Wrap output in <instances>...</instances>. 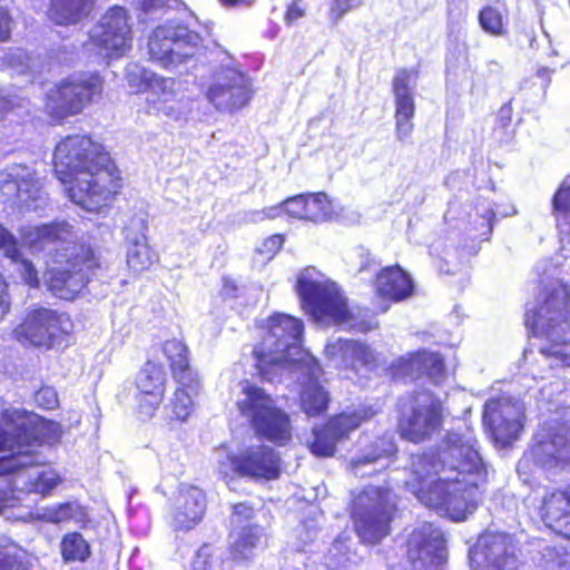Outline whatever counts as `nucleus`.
Listing matches in <instances>:
<instances>
[{
    "instance_id": "obj_37",
    "label": "nucleus",
    "mask_w": 570,
    "mask_h": 570,
    "mask_svg": "<svg viewBox=\"0 0 570 570\" xmlns=\"http://www.w3.org/2000/svg\"><path fill=\"white\" fill-rule=\"evenodd\" d=\"M395 453V444L391 440L384 436H380L368 444L364 453L356 458H353L348 462V466L352 471L356 472L357 469L362 465L372 464L377 462L379 460L394 456Z\"/></svg>"
},
{
    "instance_id": "obj_49",
    "label": "nucleus",
    "mask_w": 570,
    "mask_h": 570,
    "mask_svg": "<svg viewBox=\"0 0 570 570\" xmlns=\"http://www.w3.org/2000/svg\"><path fill=\"white\" fill-rule=\"evenodd\" d=\"M35 402L43 410H55L59 405L58 394L51 386H41L35 394Z\"/></svg>"
},
{
    "instance_id": "obj_21",
    "label": "nucleus",
    "mask_w": 570,
    "mask_h": 570,
    "mask_svg": "<svg viewBox=\"0 0 570 570\" xmlns=\"http://www.w3.org/2000/svg\"><path fill=\"white\" fill-rule=\"evenodd\" d=\"M417 73L416 69L400 68L392 79V92L395 98V135L400 141H406L414 130L415 101L412 88Z\"/></svg>"
},
{
    "instance_id": "obj_8",
    "label": "nucleus",
    "mask_w": 570,
    "mask_h": 570,
    "mask_svg": "<svg viewBox=\"0 0 570 570\" xmlns=\"http://www.w3.org/2000/svg\"><path fill=\"white\" fill-rule=\"evenodd\" d=\"M242 393L244 397L236 402V407L254 434L277 446L287 444L293 438L289 414L275 403L271 394L254 383L243 381Z\"/></svg>"
},
{
    "instance_id": "obj_6",
    "label": "nucleus",
    "mask_w": 570,
    "mask_h": 570,
    "mask_svg": "<svg viewBox=\"0 0 570 570\" xmlns=\"http://www.w3.org/2000/svg\"><path fill=\"white\" fill-rule=\"evenodd\" d=\"M53 262L58 266L47 271L46 286L63 301L76 299L102 267L100 255L85 242H71L56 250Z\"/></svg>"
},
{
    "instance_id": "obj_38",
    "label": "nucleus",
    "mask_w": 570,
    "mask_h": 570,
    "mask_svg": "<svg viewBox=\"0 0 570 570\" xmlns=\"http://www.w3.org/2000/svg\"><path fill=\"white\" fill-rule=\"evenodd\" d=\"M32 564L24 549L7 540L0 542V570H31Z\"/></svg>"
},
{
    "instance_id": "obj_61",
    "label": "nucleus",
    "mask_w": 570,
    "mask_h": 570,
    "mask_svg": "<svg viewBox=\"0 0 570 570\" xmlns=\"http://www.w3.org/2000/svg\"><path fill=\"white\" fill-rule=\"evenodd\" d=\"M268 242L277 247H282L284 244V236L281 234H274L268 238Z\"/></svg>"
},
{
    "instance_id": "obj_2",
    "label": "nucleus",
    "mask_w": 570,
    "mask_h": 570,
    "mask_svg": "<svg viewBox=\"0 0 570 570\" xmlns=\"http://www.w3.org/2000/svg\"><path fill=\"white\" fill-rule=\"evenodd\" d=\"M52 166L70 200L88 212H99L121 193L118 166L90 135L62 137L55 146Z\"/></svg>"
},
{
    "instance_id": "obj_60",
    "label": "nucleus",
    "mask_w": 570,
    "mask_h": 570,
    "mask_svg": "<svg viewBox=\"0 0 570 570\" xmlns=\"http://www.w3.org/2000/svg\"><path fill=\"white\" fill-rule=\"evenodd\" d=\"M482 217L487 220L489 233H491L495 220V213L492 209H489Z\"/></svg>"
},
{
    "instance_id": "obj_27",
    "label": "nucleus",
    "mask_w": 570,
    "mask_h": 570,
    "mask_svg": "<svg viewBox=\"0 0 570 570\" xmlns=\"http://www.w3.org/2000/svg\"><path fill=\"white\" fill-rule=\"evenodd\" d=\"M532 454L543 468H556L570 464V429H558L547 440L532 446Z\"/></svg>"
},
{
    "instance_id": "obj_26",
    "label": "nucleus",
    "mask_w": 570,
    "mask_h": 570,
    "mask_svg": "<svg viewBox=\"0 0 570 570\" xmlns=\"http://www.w3.org/2000/svg\"><path fill=\"white\" fill-rule=\"evenodd\" d=\"M207 98L217 109L233 111L249 101L250 90L240 75H233L225 82L210 86Z\"/></svg>"
},
{
    "instance_id": "obj_35",
    "label": "nucleus",
    "mask_w": 570,
    "mask_h": 570,
    "mask_svg": "<svg viewBox=\"0 0 570 570\" xmlns=\"http://www.w3.org/2000/svg\"><path fill=\"white\" fill-rule=\"evenodd\" d=\"M507 14L508 9L504 3L502 8L485 4L478 12V23L487 35L504 37L508 35Z\"/></svg>"
},
{
    "instance_id": "obj_43",
    "label": "nucleus",
    "mask_w": 570,
    "mask_h": 570,
    "mask_svg": "<svg viewBox=\"0 0 570 570\" xmlns=\"http://www.w3.org/2000/svg\"><path fill=\"white\" fill-rule=\"evenodd\" d=\"M71 226L66 222H53L45 224L38 228V237L42 242H60L63 240L70 234Z\"/></svg>"
},
{
    "instance_id": "obj_10",
    "label": "nucleus",
    "mask_w": 570,
    "mask_h": 570,
    "mask_svg": "<svg viewBox=\"0 0 570 570\" xmlns=\"http://www.w3.org/2000/svg\"><path fill=\"white\" fill-rule=\"evenodd\" d=\"M303 333L304 324L298 317L282 313L268 317L267 331L253 350L255 367L262 380H272V371L282 364L281 354L298 343Z\"/></svg>"
},
{
    "instance_id": "obj_36",
    "label": "nucleus",
    "mask_w": 570,
    "mask_h": 570,
    "mask_svg": "<svg viewBox=\"0 0 570 570\" xmlns=\"http://www.w3.org/2000/svg\"><path fill=\"white\" fill-rule=\"evenodd\" d=\"M60 554L65 562H85L91 556V547L80 532L69 531L61 538Z\"/></svg>"
},
{
    "instance_id": "obj_5",
    "label": "nucleus",
    "mask_w": 570,
    "mask_h": 570,
    "mask_svg": "<svg viewBox=\"0 0 570 570\" xmlns=\"http://www.w3.org/2000/svg\"><path fill=\"white\" fill-rule=\"evenodd\" d=\"M106 79L97 70H82L56 81L43 95L42 112L49 126H62L102 98Z\"/></svg>"
},
{
    "instance_id": "obj_31",
    "label": "nucleus",
    "mask_w": 570,
    "mask_h": 570,
    "mask_svg": "<svg viewBox=\"0 0 570 570\" xmlns=\"http://www.w3.org/2000/svg\"><path fill=\"white\" fill-rule=\"evenodd\" d=\"M95 0H50L48 17L59 26H70L88 17Z\"/></svg>"
},
{
    "instance_id": "obj_54",
    "label": "nucleus",
    "mask_w": 570,
    "mask_h": 570,
    "mask_svg": "<svg viewBox=\"0 0 570 570\" xmlns=\"http://www.w3.org/2000/svg\"><path fill=\"white\" fill-rule=\"evenodd\" d=\"M13 19L8 8L0 6V42L9 40Z\"/></svg>"
},
{
    "instance_id": "obj_30",
    "label": "nucleus",
    "mask_w": 570,
    "mask_h": 570,
    "mask_svg": "<svg viewBox=\"0 0 570 570\" xmlns=\"http://www.w3.org/2000/svg\"><path fill=\"white\" fill-rule=\"evenodd\" d=\"M375 413L371 406H361L351 412L342 411L333 414L323 424L341 442L348 439L353 431L370 421Z\"/></svg>"
},
{
    "instance_id": "obj_24",
    "label": "nucleus",
    "mask_w": 570,
    "mask_h": 570,
    "mask_svg": "<svg viewBox=\"0 0 570 570\" xmlns=\"http://www.w3.org/2000/svg\"><path fill=\"white\" fill-rule=\"evenodd\" d=\"M376 296L392 303L407 299L414 292L410 275L399 265L382 268L374 278Z\"/></svg>"
},
{
    "instance_id": "obj_22",
    "label": "nucleus",
    "mask_w": 570,
    "mask_h": 570,
    "mask_svg": "<svg viewBox=\"0 0 570 570\" xmlns=\"http://www.w3.org/2000/svg\"><path fill=\"white\" fill-rule=\"evenodd\" d=\"M206 493L195 485L179 488L177 505L173 512L171 525L177 532H186L202 522L206 512Z\"/></svg>"
},
{
    "instance_id": "obj_9",
    "label": "nucleus",
    "mask_w": 570,
    "mask_h": 570,
    "mask_svg": "<svg viewBox=\"0 0 570 570\" xmlns=\"http://www.w3.org/2000/svg\"><path fill=\"white\" fill-rule=\"evenodd\" d=\"M399 513L391 489L365 487L356 497L352 512L354 531L363 544L375 546L392 531V522Z\"/></svg>"
},
{
    "instance_id": "obj_19",
    "label": "nucleus",
    "mask_w": 570,
    "mask_h": 570,
    "mask_svg": "<svg viewBox=\"0 0 570 570\" xmlns=\"http://www.w3.org/2000/svg\"><path fill=\"white\" fill-rule=\"evenodd\" d=\"M535 511L547 530L570 541V483L548 488L542 494Z\"/></svg>"
},
{
    "instance_id": "obj_7",
    "label": "nucleus",
    "mask_w": 570,
    "mask_h": 570,
    "mask_svg": "<svg viewBox=\"0 0 570 570\" xmlns=\"http://www.w3.org/2000/svg\"><path fill=\"white\" fill-rule=\"evenodd\" d=\"M396 432L404 441L420 444L443 430L444 401L429 389L414 390L396 402Z\"/></svg>"
},
{
    "instance_id": "obj_58",
    "label": "nucleus",
    "mask_w": 570,
    "mask_h": 570,
    "mask_svg": "<svg viewBox=\"0 0 570 570\" xmlns=\"http://www.w3.org/2000/svg\"><path fill=\"white\" fill-rule=\"evenodd\" d=\"M225 8H249L256 0H218Z\"/></svg>"
},
{
    "instance_id": "obj_20",
    "label": "nucleus",
    "mask_w": 570,
    "mask_h": 570,
    "mask_svg": "<svg viewBox=\"0 0 570 570\" xmlns=\"http://www.w3.org/2000/svg\"><path fill=\"white\" fill-rule=\"evenodd\" d=\"M128 20V11L120 6H114L105 13L95 43L108 58H120L131 49L132 35Z\"/></svg>"
},
{
    "instance_id": "obj_59",
    "label": "nucleus",
    "mask_w": 570,
    "mask_h": 570,
    "mask_svg": "<svg viewBox=\"0 0 570 570\" xmlns=\"http://www.w3.org/2000/svg\"><path fill=\"white\" fill-rule=\"evenodd\" d=\"M376 265L375 259L370 255V253L362 254V262L357 268L358 273H363L370 271Z\"/></svg>"
},
{
    "instance_id": "obj_16",
    "label": "nucleus",
    "mask_w": 570,
    "mask_h": 570,
    "mask_svg": "<svg viewBox=\"0 0 570 570\" xmlns=\"http://www.w3.org/2000/svg\"><path fill=\"white\" fill-rule=\"evenodd\" d=\"M405 558L414 570L442 566L446 561L443 532L429 522L414 528L405 541Z\"/></svg>"
},
{
    "instance_id": "obj_15",
    "label": "nucleus",
    "mask_w": 570,
    "mask_h": 570,
    "mask_svg": "<svg viewBox=\"0 0 570 570\" xmlns=\"http://www.w3.org/2000/svg\"><path fill=\"white\" fill-rule=\"evenodd\" d=\"M135 413L141 421H149L160 410L167 392V373L159 362L146 361L135 377Z\"/></svg>"
},
{
    "instance_id": "obj_47",
    "label": "nucleus",
    "mask_w": 570,
    "mask_h": 570,
    "mask_svg": "<svg viewBox=\"0 0 570 570\" xmlns=\"http://www.w3.org/2000/svg\"><path fill=\"white\" fill-rule=\"evenodd\" d=\"M14 263L20 264L19 274L22 281L31 288H38L40 286V279L38 275V271L33 266L32 262L23 258L21 253L19 252L18 261H13Z\"/></svg>"
},
{
    "instance_id": "obj_33",
    "label": "nucleus",
    "mask_w": 570,
    "mask_h": 570,
    "mask_svg": "<svg viewBox=\"0 0 570 570\" xmlns=\"http://www.w3.org/2000/svg\"><path fill=\"white\" fill-rule=\"evenodd\" d=\"M159 261L157 252L150 247L146 237L134 239L127 249V266L135 275L150 269Z\"/></svg>"
},
{
    "instance_id": "obj_3",
    "label": "nucleus",
    "mask_w": 570,
    "mask_h": 570,
    "mask_svg": "<svg viewBox=\"0 0 570 570\" xmlns=\"http://www.w3.org/2000/svg\"><path fill=\"white\" fill-rule=\"evenodd\" d=\"M62 436L61 424L38 414L18 409H4L0 413V476L13 474L27 466L36 464L35 459L27 462L23 456H31L28 449L33 445L56 444ZM12 489L0 488V513L11 508Z\"/></svg>"
},
{
    "instance_id": "obj_28",
    "label": "nucleus",
    "mask_w": 570,
    "mask_h": 570,
    "mask_svg": "<svg viewBox=\"0 0 570 570\" xmlns=\"http://www.w3.org/2000/svg\"><path fill=\"white\" fill-rule=\"evenodd\" d=\"M202 381L195 383H176L175 390L167 405L166 424L170 430L176 425L187 422L195 407L194 397L200 392Z\"/></svg>"
},
{
    "instance_id": "obj_40",
    "label": "nucleus",
    "mask_w": 570,
    "mask_h": 570,
    "mask_svg": "<svg viewBox=\"0 0 570 570\" xmlns=\"http://www.w3.org/2000/svg\"><path fill=\"white\" fill-rule=\"evenodd\" d=\"M60 482V476L53 471H42L26 483V491L45 498L49 495Z\"/></svg>"
},
{
    "instance_id": "obj_57",
    "label": "nucleus",
    "mask_w": 570,
    "mask_h": 570,
    "mask_svg": "<svg viewBox=\"0 0 570 570\" xmlns=\"http://www.w3.org/2000/svg\"><path fill=\"white\" fill-rule=\"evenodd\" d=\"M17 105L9 97L0 96V120L6 119L13 110Z\"/></svg>"
},
{
    "instance_id": "obj_32",
    "label": "nucleus",
    "mask_w": 570,
    "mask_h": 570,
    "mask_svg": "<svg viewBox=\"0 0 570 570\" xmlns=\"http://www.w3.org/2000/svg\"><path fill=\"white\" fill-rule=\"evenodd\" d=\"M331 403L328 391L317 381H307L299 393L301 410L309 417H317L327 412Z\"/></svg>"
},
{
    "instance_id": "obj_62",
    "label": "nucleus",
    "mask_w": 570,
    "mask_h": 570,
    "mask_svg": "<svg viewBox=\"0 0 570 570\" xmlns=\"http://www.w3.org/2000/svg\"><path fill=\"white\" fill-rule=\"evenodd\" d=\"M540 352H541V354L547 355V356L551 355V353L548 348H541Z\"/></svg>"
},
{
    "instance_id": "obj_11",
    "label": "nucleus",
    "mask_w": 570,
    "mask_h": 570,
    "mask_svg": "<svg viewBox=\"0 0 570 570\" xmlns=\"http://www.w3.org/2000/svg\"><path fill=\"white\" fill-rule=\"evenodd\" d=\"M73 332L71 317L63 312L37 306L29 309L12 330V336L21 344L50 350Z\"/></svg>"
},
{
    "instance_id": "obj_25",
    "label": "nucleus",
    "mask_w": 570,
    "mask_h": 570,
    "mask_svg": "<svg viewBox=\"0 0 570 570\" xmlns=\"http://www.w3.org/2000/svg\"><path fill=\"white\" fill-rule=\"evenodd\" d=\"M161 352L175 383H195L202 381L198 370L193 364L188 346L178 338L166 340L161 344Z\"/></svg>"
},
{
    "instance_id": "obj_18",
    "label": "nucleus",
    "mask_w": 570,
    "mask_h": 570,
    "mask_svg": "<svg viewBox=\"0 0 570 570\" xmlns=\"http://www.w3.org/2000/svg\"><path fill=\"white\" fill-rule=\"evenodd\" d=\"M230 463L238 475L253 480L272 481L282 474L279 453L265 444L250 445L238 455H232Z\"/></svg>"
},
{
    "instance_id": "obj_45",
    "label": "nucleus",
    "mask_w": 570,
    "mask_h": 570,
    "mask_svg": "<svg viewBox=\"0 0 570 570\" xmlns=\"http://www.w3.org/2000/svg\"><path fill=\"white\" fill-rule=\"evenodd\" d=\"M175 80L153 73L149 94L154 95L159 101H167L168 97L174 95L173 86Z\"/></svg>"
},
{
    "instance_id": "obj_4",
    "label": "nucleus",
    "mask_w": 570,
    "mask_h": 570,
    "mask_svg": "<svg viewBox=\"0 0 570 570\" xmlns=\"http://www.w3.org/2000/svg\"><path fill=\"white\" fill-rule=\"evenodd\" d=\"M294 288L302 308L315 322L347 324L351 330L360 333H367L377 327V323L372 320L358 321L337 284L325 278L313 266H307L298 273Z\"/></svg>"
},
{
    "instance_id": "obj_14",
    "label": "nucleus",
    "mask_w": 570,
    "mask_h": 570,
    "mask_svg": "<svg viewBox=\"0 0 570 570\" xmlns=\"http://www.w3.org/2000/svg\"><path fill=\"white\" fill-rule=\"evenodd\" d=\"M202 42V36L186 24L166 23L151 31L147 47L150 60L168 68L189 59Z\"/></svg>"
},
{
    "instance_id": "obj_41",
    "label": "nucleus",
    "mask_w": 570,
    "mask_h": 570,
    "mask_svg": "<svg viewBox=\"0 0 570 570\" xmlns=\"http://www.w3.org/2000/svg\"><path fill=\"white\" fill-rule=\"evenodd\" d=\"M32 179L27 178H10L2 183L3 193L16 190L14 197L19 202H27L33 197V191L37 189Z\"/></svg>"
},
{
    "instance_id": "obj_46",
    "label": "nucleus",
    "mask_w": 570,
    "mask_h": 570,
    "mask_svg": "<svg viewBox=\"0 0 570 570\" xmlns=\"http://www.w3.org/2000/svg\"><path fill=\"white\" fill-rule=\"evenodd\" d=\"M230 523L233 528L243 527L255 517V509L248 502H237L232 504Z\"/></svg>"
},
{
    "instance_id": "obj_17",
    "label": "nucleus",
    "mask_w": 570,
    "mask_h": 570,
    "mask_svg": "<svg viewBox=\"0 0 570 570\" xmlns=\"http://www.w3.org/2000/svg\"><path fill=\"white\" fill-rule=\"evenodd\" d=\"M267 218L287 216L292 219L323 224L335 217L332 200L324 191L303 193L289 196L275 206L263 209Z\"/></svg>"
},
{
    "instance_id": "obj_51",
    "label": "nucleus",
    "mask_w": 570,
    "mask_h": 570,
    "mask_svg": "<svg viewBox=\"0 0 570 570\" xmlns=\"http://www.w3.org/2000/svg\"><path fill=\"white\" fill-rule=\"evenodd\" d=\"M72 502L67 501L58 503L48 510L47 520L51 523L58 524L71 520Z\"/></svg>"
},
{
    "instance_id": "obj_12",
    "label": "nucleus",
    "mask_w": 570,
    "mask_h": 570,
    "mask_svg": "<svg viewBox=\"0 0 570 570\" xmlns=\"http://www.w3.org/2000/svg\"><path fill=\"white\" fill-rule=\"evenodd\" d=\"M525 407L519 400L500 394L485 401L482 410V426L495 448L511 446L525 426Z\"/></svg>"
},
{
    "instance_id": "obj_39",
    "label": "nucleus",
    "mask_w": 570,
    "mask_h": 570,
    "mask_svg": "<svg viewBox=\"0 0 570 570\" xmlns=\"http://www.w3.org/2000/svg\"><path fill=\"white\" fill-rule=\"evenodd\" d=\"M338 441L325 428L324 424L313 430V440L308 449L316 458H332L337 450Z\"/></svg>"
},
{
    "instance_id": "obj_52",
    "label": "nucleus",
    "mask_w": 570,
    "mask_h": 570,
    "mask_svg": "<svg viewBox=\"0 0 570 570\" xmlns=\"http://www.w3.org/2000/svg\"><path fill=\"white\" fill-rule=\"evenodd\" d=\"M71 511V520H73L80 529L86 530L91 527V518L87 507L72 502Z\"/></svg>"
},
{
    "instance_id": "obj_13",
    "label": "nucleus",
    "mask_w": 570,
    "mask_h": 570,
    "mask_svg": "<svg viewBox=\"0 0 570 570\" xmlns=\"http://www.w3.org/2000/svg\"><path fill=\"white\" fill-rule=\"evenodd\" d=\"M524 325L532 336L566 343L570 333V292L567 288L549 292L542 302L527 311Z\"/></svg>"
},
{
    "instance_id": "obj_1",
    "label": "nucleus",
    "mask_w": 570,
    "mask_h": 570,
    "mask_svg": "<svg viewBox=\"0 0 570 570\" xmlns=\"http://www.w3.org/2000/svg\"><path fill=\"white\" fill-rule=\"evenodd\" d=\"M444 458L432 450L413 461L406 488L426 507L443 511L453 521H464L476 508L478 481H487V466L475 440L448 433Z\"/></svg>"
},
{
    "instance_id": "obj_50",
    "label": "nucleus",
    "mask_w": 570,
    "mask_h": 570,
    "mask_svg": "<svg viewBox=\"0 0 570 570\" xmlns=\"http://www.w3.org/2000/svg\"><path fill=\"white\" fill-rule=\"evenodd\" d=\"M361 4V0H332L328 9L330 18L338 21Z\"/></svg>"
},
{
    "instance_id": "obj_53",
    "label": "nucleus",
    "mask_w": 570,
    "mask_h": 570,
    "mask_svg": "<svg viewBox=\"0 0 570 570\" xmlns=\"http://www.w3.org/2000/svg\"><path fill=\"white\" fill-rule=\"evenodd\" d=\"M11 309V299L9 294V285L0 273V322L9 314Z\"/></svg>"
},
{
    "instance_id": "obj_29",
    "label": "nucleus",
    "mask_w": 570,
    "mask_h": 570,
    "mask_svg": "<svg viewBox=\"0 0 570 570\" xmlns=\"http://www.w3.org/2000/svg\"><path fill=\"white\" fill-rule=\"evenodd\" d=\"M232 539L228 552L233 561L246 562L253 557L254 550L259 546L263 538V528L257 523H246L243 527L232 528Z\"/></svg>"
},
{
    "instance_id": "obj_48",
    "label": "nucleus",
    "mask_w": 570,
    "mask_h": 570,
    "mask_svg": "<svg viewBox=\"0 0 570 570\" xmlns=\"http://www.w3.org/2000/svg\"><path fill=\"white\" fill-rule=\"evenodd\" d=\"M0 250L3 254L11 258L12 261H18L19 258V247L17 238L0 224Z\"/></svg>"
},
{
    "instance_id": "obj_42",
    "label": "nucleus",
    "mask_w": 570,
    "mask_h": 570,
    "mask_svg": "<svg viewBox=\"0 0 570 570\" xmlns=\"http://www.w3.org/2000/svg\"><path fill=\"white\" fill-rule=\"evenodd\" d=\"M553 214L570 227V186L558 188L552 197Z\"/></svg>"
},
{
    "instance_id": "obj_34",
    "label": "nucleus",
    "mask_w": 570,
    "mask_h": 570,
    "mask_svg": "<svg viewBox=\"0 0 570 570\" xmlns=\"http://www.w3.org/2000/svg\"><path fill=\"white\" fill-rule=\"evenodd\" d=\"M332 348L341 353L343 358H350L352 364L363 365L367 368L376 366V355L366 344L348 338H338Z\"/></svg>"
},
{
    "instance_id": "obj_55",
    "label": "nucleus",
    "mask_w": 570,
    "mask_h": 570,
    "mask_svg": "<svg viewBox=\"0 0 570 570\" xmlns=\"http://www.w3.org/2000/svg\"><path fill=\"white\" fill-rule=\"evenodd\" d=\"M302 0H294L291 2L285 11L284 20L286 23L291 24L297 21L298 19L305 16V9L301 7Z\"/></svg>"
},
{
    "instance_id": "obj_56",
    "label": "nucleus",
    "mask_w": 570,
    "mask_h": 570,
    "mask_svg": "<svg viewBox=\"0 0 570 570\" xmlns=\"http://www.w3.org/2000/svg\"><path fill=\"white\" fill-rule=\"evenodd\" d=\"M509 541H510L509 537L504 533H492V534L488 535V538L485 540V546L488 548H492L495 546L503 547V553H504V556H507L508 552H507L505 546L509 543Z\"/></svg>"
},
{
    "instance_id": "obj_44",
    "label": "nucleus",
    "mask_w": 570,
    "mask_h": 570,
    "mask_svg": "<svg viewBox=\"0 0 570 570\" xmlns=\"http://www.w3.org/2000/svg\"><path fill=\"white\" fill-rule=\"evenodd\" d=\"M154 71L141 68L137 71H130L126 75L127 83L132 94H147L150 90V81Z\"/></svg>"
},
{
    "instance_id": "obj_23",
    "label": "nucleus",
    "mask_w": 570,
    "mask_h": 570,
    "mask_svg": "<svg viewBox=\"0 0 570 570\" xmlns=\"http://www.w3.org/2000/svg\"><path fill=\"white\" fill-rule=\"evenodd\" d=\"M392 377L412 376L414 373L438 380L445 374V362L438 352L420 350L393 362L390 366Z\"/></svg>"
}]
</instances>
